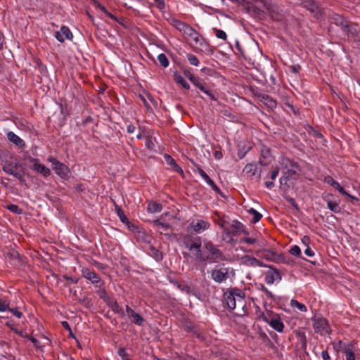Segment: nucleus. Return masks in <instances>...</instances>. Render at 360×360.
Returning <instances> with one entry per match:
<instances>
[{
	"label": "nucleus",
	"instance_id": "f257e3e1",
	"mask_svg": "<svg viewBox=\"0 0 360 360\" xmlns=\"http://www.w3.org/2000/svg\"><path fill=\"white\" fill-rule=\"evenodd\" d=\"M169 23L176 28L179 32L189 36L196 44H199L202 48L201 51L205 52L210 51V48L201 35L189 25L175 18H171L168 20Z\"/></svg>",
	"mask_w": 360,
	"mask_h": 360
},
{
	"label": "nucleus",
	"instance_id": "f03ea898",
	"mask_svg": "<svg viewBox=\"0 0 360 360\" xmlns=\"http://www.w3.org/2000/svg\"><path fill=\"white\" fill-rule=\"evenodd\" d=\"M245 292L238 288H232L225 294V300L229 309H237L238 313H244L246 307Z\"/></svg>",
	"mask_w": 360,
	"mask_h": 360
},
{
	"label": "nucleus",
	"instance_id": "7ed1b4c3",
	"mask_svg": "<svg viewBox=\"0 0 360 360\" xmlns=\"http://www.w3.org/2000/svg\"><path fill=\"white\" fill-rule=\"evenodd\" d=\"M185 245L195 259L199 262L207 261V257H205L201 250L202 241L200 237L193 238L191 241L185 243Z\"/></svg>",
	"mask_w": 360,
	"mask_h": 360
},
{
	"label": "nucleus",
	"instance_id": "20e7f679",
	"mask_svg": "<svg viewBox=\"0 0 360 360\" xmlns=\"http://www.w3.org/2000/svg\"><path fill=\"white\" fill-rule=\"evenodd\" d=\"M48 161L51 163L53 170L60 178L67 179L70 177V171L65 164L59 162L53 157H49Z\"/></svg>",
	"mask_w": 360,
	"mask_h": 360
},
{
	"label": "nucleus",
	"instance_id": "39448f33",
	"mask_svg": "<svg viewBox=\"0 0 360 360\" xmlns=\"http://www.w3.org/2000/svg\"><path fill=\"white\" fill-rule=\"evenodd\" d=\"M263 321L269 324L273 329L278 333H282L284 330V324L281 317L275 314H262L261 316Z\"/></svg>",
	"mask_w": 360,
	"mask_h": 360
},
{
	"label": "nucleus",
	"instance_id": "423d86ee",
	"mask_svg": "<svg viewBox=\"0 0 360 360\" xmlns=\"http://www.w3.org/2000/svg\"><path fill=\"white\" fill-rule=\"evenodd\" d=\"M204 247L210 252V255H205V257H207V261L216 262L224 259L222 252L212 243L207 240L204 241Z\"/></svg>",
	"mask_w": 360,
	"mask_h": 360
},
{
	"label": "nucleus",
	"instance_id": "0eeeda50",
	"mask_svg": "<svg viewBox=\"0 0 360 360\" xmlns=\"http://www.w3.org/2000/svg\"><path fill=\"white\" fill-rule=\"evenodd\" d=\"M312 326L315 333L321 335L329 334L330 328L327 320L323 317H314L312 319Z\"/></svg>",
	"mask_w": 360,
	"mask_h": 360
},
{
	"label": "nucleus",
	"instance_id": "6e6552de",
	"mask_svg": "<svg viewBox=\"0 0 360 360\" xmlns=\"http://www.w3.org/2000/svg\"><path fill=\"white\" fill-rule=\"evenodd\" d=\"M210 223L205 219H195L193 220L188 228L195 233H201L210 227Z\"/></svg>",
	"mask_w": 360,
	"mask_h": 360
},
{
	"label": "nucleus",
	"instance_id": "1a4fd4ad",
	"mask_svg": "<svg viewBox=\"0 0 360 360\" xmlns=\"http://www.w3.org/2000/svg\"><path fill=\"white\" fill-rule=\"evenodd\" d=\"M229 269L226 267L215 268L211 271V277L217 283H222L228 278Z\"/></svg>",
	"mask_w": 360,
	"mask_h": 360
},
{
	"label": "nucleus",
	"instance_id": "9d476101",
	"mask_svg": "<svg viewBox=\"0 0 360 360\" xmlns=\"http://www.w3.org/2000/svg\"><path fill=\"white\" fill-rule=\"evenodd\" d=\"M324 182L334 187L336 190H338L342 195L345 197L349 198L353 200H358V198L355 196H353L349 194L347 191H345L342 186L340 184L333 179V178L329 175L324 177Z\"/></svg>",
	"mask_w": 360,
	"mask_h": 360
},
{
	"label": "nucleus",
	"instance_id": "9b49d317",
	"mask_svg": "<svg viewBox=\"0 0 360 360\" xmlns=\"http://www.w3.org/2000/svg\"><path fill=\"white\" fill-rule=\"evenodd\" d=\"M82 273L83 276L90 281L95 286L102 284L104 282L94 271L89 268H83Z\"/></svg>",
	"mask_w": 360,
	"mask_h": 360
},
{
	"label": "nucleus",
	"instance_id": "f8f14e48",
	"mask_svg": "<svg viewBox=\"0 0 360 360\" xmlns=\"http://www.w3.org/2000/svg\"><path fill=\"white\" fill-rule=\"evenodd\" d=\"M30 162L33 164L32 169L34 172L42 174L45 177L51 174V170L45 165L41 164L39 159L32 158Z\"/></svg>",
	"mask_w": 360,
	"mask_h": 360
},
{
	"label": "nucleus",
	"instance_id": "ddd939ff",
	"mask_svg": "<svg viewBox=\"0 0 360 360\" xmlns=\"http://www.w3.org/2000/svg\"><path fill=\"white\" fill-rule=\"evenodd\" d=\"M55 37L58 41L60 42H63L67 39H72V34L68 27L62 26L60 30L56 32Z\"/></svg>",
	"mask_w": 360,
	"mask_h": 360
},
{
	"label": "nucleus",
	"instance_id": "4468645a",
	"mask_svg": "<svg viewBox=\"0 0 360 360\" xmlns=\"http://www.w3.org/2000/svg\"><path fill=\"white\" fill-rule=\"evenodd\" d=\"M221 227L223 229L222 240L227 243H231L234 240V237L238 236V233L235 230L225 227L223 224L221 225Z\"/></svg>",
	"mask_w": 360,
	"mask_h": 360
},
{
	"label": "nucleus",
	"instance_id": "2eb2a0df",
	"mask_svg": "<svg viewBox=\"0 0 360 360\" xmlns=\"http://www.w3.org/2000/svg\"><path fill=\"white\" fill-rule=\"evenodd\" d=\"M281 280V274L276 269L269 270L265 274L264 281L269 285H271L275 281H280Z\"/></svg>",
	"mask_w": 360,
	"mask_h": 360
},
{
	"label": "nucleus",
	"instance_id": "dca6fc26",
	"mask_svg": "<svg viewBox=\"0 0 360 360\" xmlns=\"http://www.w3.org/2000/svg\"><path fill=\"white\" fill-rule=\"evenodd\" d=\"M126 313L127 316L133 319V323L139 326L143 323V319L137 313H136L129 306H126Z\"/></svg>",
	"mask_w": 360,
	"mask_h": 360
},
{
	"label": "nucleus",
	"instance_id": "f3484780",
	"mask_svg": "<svg viewBox=\"0 0 360 360\" xmlns=\"http://www.w3.org/2000/svg\"><path fill=\"white\" fill-rule=\"evenodd\" d=\"M241 262L243 264L248 266H264L262 262L259 259L252 257L249 255H245L241 258Z\"/></svg>",
	"mask_w": 360,
	"mask_h": 360
},
{
	"label": "nucleus",
	"instance_id": "a211bd4d",
	"mask_svg": "<svg viewBox=\"0 0 360 360\" xmlns=\"http://www.w3.org/2000/svg\"><path fill=\"white\" fill-rule=\"evenodd\" d=\"M3 170L6 174L13 175L17 179H19L20 181L22 180V176L21 174L17 171V169L15 166L11 165V164L5 165L3 166Z\"/></svg>",
	"mask_w": 360,
	"mask_h": 360
},
{
	"label": "nucleus",
	"instance_id": "6ab92c4d",
	"mask_svg": "<svg viewBox=\"0 0 360 360\" xmlns=\"http://www.w3.org/2000/svg\"><path fill=\"white\" fill-rule=\"evenodd\" d=\"M334 22L341 27V29L347 32L349 31V22L345 20L341 15L335 14L333 17Z\"/></svg>",
	"mask_w": 360,
	"mask_h": 360
},
{
	"label": "nucleus",
	"instance_id": "aec40b11",
	"mask_svg": "<svg viewBox=\"0 0 360 360\" xmlns=\"http://www.w3.org/2000/svg\"><path fill=\"white\" fill-rule=\"evenodd\" d=\"M7 138L11 142L17 146L22 147L25 146L24 141L13 131L7 133Z\"/></svg>",
	"mask_w": 360,
	"mask_h": 360
},
{
	"label": "nucleus",
	"instance_id": "412c9836",
	"mask_svg": "<svg viewBox=\"0 0 360 360\" xmlns=\"http://www.w3.org/2000/svg\"><path fill=\"white\" fill-rule=\"evenodd\" d=\"M164 158L166 162L172 167L174 172H178L179 174L183 173L182 169L176 164V161L172 158V156H170L168 154H165L164 155Z\"/></svg>",
	"mask_w": 360,
	"mask_h": 360
},
{
	"label": "nucleus",
	"instance_id": "4be33fe9",
	"mask_svg": "<svg viewBox=\"0 0 360 360\" xmlns=\"http://www.w3.org/2000/svg\"><path fill=\"white\" fill-rule=\"evenodd\" d=\"M264 256L266 259L273 261L274 262H279L283 260L282 255H278L269 250L264 252Z\"/></svg>",
	"mask_w": 360,
	"mask_h": 360
},
{
	"label": "nucleus",
	"instance_id": "5701e85b",
	"mask_svg": "<svg viewBox=\"0 0 360 360\" xmlns=\"http://www.w3.org/2000/svg\"><path fill=\"white\" fill-rule=\"evenodd\" d=\"M162 210V206L161 204L158 203L154 201H151L148 203L147 210L150 213H156L160 212Z\"/></svg>",
	"mask_w": 360,
	"mask_h": 360
},
{
	"label": "nucleus",
	"instance_id": "b1692460",
	"mask_svg": "<svg viewBox=\"0 0 360 360\" xmlns=\"http://www.w3.org/2000/svg\"><path fill=\"white\" fill-rule=\"evenodd\" d=\"M174 79L177 83L181 85L185 89H189L190 86L184 77L177 72L174 74Z\"/></svg>",
	"mask_w": 360,
	"mask_h": 360
},
{
	"label": "nucleus",
	"instance_id": "393cba45",
	"mask_svg": "<svg viewBox=\"0 0 360 360\" xmlns=\"http://www.w3.org/2000/svg\"><path fill=\"white\" fill-rule=\"evenodd\" d=\"M343 353L345 355L346 360H356L355 354L351 345L345 346Z\"/></svg>",
	"mask_w": 360,
	"mask_h": 360
},
{
	"label": "nucleus",
	"instance_id": "a878e982",
	"mask_svg": "<svg viewBox=\"0 0 360 360\" xmlns=\"http://www.w3.org/2000/svg\"><path fill=\"white\" fill-rule=\"evenodd\" d=\"M326 200L327 201V207L330 211L335 213H339L340 212L341 209L339 205V202L332 201L330 200Z\"/></svg>",
	"mask_w": 360,
	"mask_h": 360
},
{
	"label": "nucleus",
	"instance_id": "bb28decb",
	"mask_svg": "<svg viewBox=\"0 0 360 360\" xmlns=\"http://www.w3.org/2000/svg\"><path fill=\"white\" fill-rule=\"evenodd\" d=\"M243 172L250 176H254L257 172V167L254 164H248L245 166Z\"/></svg>",
	"mask_w": 360,
	"mask_h": 360
},
{
	"label": "nucleus",
	"instance_id": "cd10ccee",
	"mask_svg": "<svg viewBox=\"0 0 360 360\" xmlns=\"http://www.w3.org/2000/svg\"><path fill=\"white\" fill-rule=\"evenodd\" d=\"M98 290H96L97 294L99 295L100 298L103 300H107L108 298L107 292L105 289V283L103 282L102 284L96 285Z\"/></svg>",
	"mask_w": 360,
	"mask_h": 360
},
{
	"label": "nucleus",
	"instance_id": "c85d7f7f",
	"mask_svg": "<svg viewBox=\"0 0 360 360\" xmlns=\"http://www.w3.org/2000/svg\"><path fill=\"white\" fill-rule=\"evenodd\" d=\"M97 7H98V8H99L102 12H103L106 15H108V17H110L111 19H112V20H116V21H117V22H119L120 24H121V25H124L123 22H122L121 20H118V18H117L115 15H114L113 14H112V13H109L103 6H102L101 4H98H98H97Z\"/></svg>",
	"mask_w": 360,
	"mask_h": 360
},
{
	"label": "nucleus",
	"instance_id": "c756f323",
	"mask_svg": "<svg viewBox=\"0 0 360 360\" xmlns=\"http://www.w3.org/2000/svg\"><path fill=\"white\" fill-rule=\"evenodd\" d=\"M153 224L158 227L160 231H167L170 227L168 223L161 221L160 219L154 220Z\"/></svg>",
	"mask_w": 360,
	"mask_h": 360
},
{
	"label": "nucleus",
	"instance_id": "7c9ffc66",
	"mask_svg": "<svg viewBox=\"0 0 360 360\" xmlns=\"http://www.w3.org/2000/svg\"><path fill=\"white\" fill-rule=\"evenodd\" d=\"M290 306L292 308L298 309L300 311L302 312H305L307 310V307L304 304L299 302L296 300L292 299L290 300Z\"/></svg>",
	"mask_w": 360,
	"mask_h": 360
},
{
	"label": "nucleus",
	"instance_id": "2f4dec72",
	"mask_svg": "<svg viewBox=\"0 0 360 360\" xmlns=\"http://www.w3.org/2000/svg\"><path fill=\"white\" fill-rule=\"evenodd\" d=\"M302 4L304 5L307 10L310 11L311 13L316 12L317 10V6L316 4L311 0H304Z\"/></svg>",
	"mask_w": 360,
	"mask_h": 360
},
{
	"label": "nucleus",
	"instance_id": "473e14b6",
	"mask_svg": "<svg viewBox=\"0 0 360 360\" xmlns=\"http://www.w3.org/2000/svg\"><path fill=\"white\" fill-rule=\"evenodd\" d=\"M158 60L163 68H167L169 65V60L165 53L159 54Z\"/></svg>",
	"mask_w": 360,
	"mask_h": 360
},
{
	"label": "nucleus",
	"instance_id": "72a5a7b5",
	"mask_svg": "<svg viewBox=\"0 0 360 360\" xmlns=\"http://www.w3.org/2000/svg\"><path fill=\"white\" fill-rule=\"evenodd\" d=\"M210 187L217 194L220 195L221 197H224V194L221 193L219 188L215 184V183L210 178H209L205 181Z\"/></svg>",
	"mask_w": 360,
	"mask_h": 360
},
{
	"label": "nucleus",
	"instance_id": "f704fd0d",
	"mask_svg": "<svg viewBox=\"0 0 360 360\" xmlns=\"http://www.w3.org/2000/svg\"><path fill=\"white\" fill-rule=\"evenodd\" d=\"M210 187L217 194L220 195L221 197H224V194L221 193L219 188L215 184V183L210 178H209L205 181Z\"/></svg>",
	"mask_w": 360,
	"mask_h": 360
},
{
	"label": "nucleus",
	"instance_id": "c9c22d12",
	"mask_svg": "<svg viewBox=\"0 0 360 360\" xmlns=\"http://www.w3.org/2000/svg\"><path fill=\"white\" fill-rule=\"evenodd\" d=\"M231 229L235 230L238 233L242 232L248 234V232L243 229V224L239 221H233V224L231 225Z\"/></svg>",
	"mask_w": 360,
	"mask_h": 360
},
{
	"label": "nucleus",
	"instance_id": "e433bc0d",
	"mask_svg": "<svg viewBox=\"0 0 360 360\" xmlns=\"http://www.w3.org/2000/svg\"><path fill=\"white\" fill-rule=\"evenodd\" d=\"M248 212L253 217V218L252 219V221L253 223L258 222L261 219V218L262 217V214L259 212H257V210H255L253 208H250Z\"/></svg>",
	"mask_w": 360,
	"mask_h": 360
},
{
	"label": "nucleus",
	"instance_id": "4c0bfd02",
	"mask_svg": "<svg viewBox=\"0 0 360 360\" xmlns=\"http://www.w3.org/2000/svg\"><path fill=\"white\" fill-rule=\"evenodd\" d=\"M176 287L181 292H185L186 294H189L191 292V287L185 283H176Z\"/></svg>",
	"mask_w": 360,
	"mask_h": 360
},
{
	"label": "nucleus",
	"instance_id": "58836bf2",
	"mask_svg": "<svg viewBox=\"0 0 360 360\" xmlns=\"http://www.w3.org/2000/svg\"><path fill=\"white\" fill-rule=\"evenodd\" d=\"M193 84L197 86L201 91H205V88L208 86L207 84L201 79L198 78Z\"/></svg>",
	"mask_w": 360,
	"mask_h": 360
},
{
	"label": "nucleus",
	"instance_id": "ea45409f",
	"mask_svg": "<svg viewBox=\"0 0 360 360\" xmlns=\"http://www.w3.org/2000/svg\"><path fill=\"white\" fill-rule=\"evenodd\" d=\"M118 355L121 357L122 360H131L129 359V355L127 352L124 348H119L117 351Z\"/></svg>",
	"mask_w": 360,
	"mask_h": 360
},
{
	"label": "nucleus",
	"instance_id": "a19ab883",
	"mask_svg": "<svg viewBox=\"0 0 360 360\" xmlns=\"http://www.w3.org/2000/svg\"><path fill=\"white\" fill-rule=\"evenodd\" d=\"M213 31H214V32L215 34V36L217 38L223 39V40H226V39L227 36H226V32L224 31H223L221 30H218V29H216V28H214Z\"/></svg>",
	"mask_w": 360,
	"mask_h": 360
},
{
	"label": "nucleus",
	"instance_id": "79ce46f5",
	"mask_svg": "<svg viewBox=\"0 0 360 360\" xmlns=\"http://www.w3.org/2000/svg\"><path fill=\"white\" fill-rule=\"evenodd\" d=\"M6 208H7V210H8L9 211H11L13 213H15V214H21L22 213L21 209H20L18 207V206L15 204L8 205L6 206Z\"/></svg>",
	"mask_w": 360,
	"mask_h": 360
},
{
	"label": "nucleus",
	"instance_id": "37998d69",
	"mask_svg": "<svg viewBox=\"0 0 360 360\" xmlns=\"http://www.w3.org/2000/svg\"><path fill=\"white\" fill-rule=\"evenodd\" d=\"M187 59L189 61L190 64L194 66H198L199 65V60L198 58L193 54H188L187 56Z\"/></svg>",
	"mask_w": 360,
	"mask_h": 360
},
{
	"label": "nucleus",
	"instance_id": "c03bdc74",
	"mask_svg": "<svg viewBox=\"0 0 360 360\" xmlns=\"http://www.w3.org/2000/svg\"><path fill=\"white\" fill-rule=\"evenodd\" d=\"M290 253L292 255H294V256H296V257H300L301 256V250L299 246L297 245H293L292 247H291V248L290 249Z\"/></svg>",
	"mask_w": 360,
	"mask_h": 360
},
{
	"label": "nucleus",
	"instance_id": "a18cd8bd",
	"mask_svg": "<svg viewBox=\"0 0 360 360\" xmlns=\"http://www.w3.org/2000/svg\"><path fill=\"white\" fill-rule=\"evenodd\" d=\"M257 242V239L254 237H244L240 239V243H248V244H255Z\"/></svg>",
	"mask_w": 360,
	"mask_h": 360
},
{
	"label": "nucleus",
	"instance_id": "49530a36",
	"mask_svg": "<svg viewBox=\"0 0 360 360\" xmlns=\"http://www.w3.org/2000/svg\"><path fill=\"white\" fill-rule=\"evenodd\" d=\"M8 256L10 259L13 260H17L18 262H20V254L15 250H12L8 253Z\"/></svg>",
	"mask_w": 360,
	"mask_h": 360
},
{
	"label": "nucleus",
	"instance_id": "de8ad7c7",
	"mask_svg": "<svg viewBox=\"0 0 360 360\" xmlns=\"http://www.w3.org/2000/svg\"><path fill=\"white\" fill-rule=\"evenodd\" d=\"M154 2L155 6L161 11H162L166 7L165 0H154Z\"/></svg>",
	"mask_w": 360,
	"mask_h": 360
},
{
	"label": "nucleus",
	"instance_id": "09e8293b",
	"mask_svg": "<svg viewBox=\"0 0 360 360\" xmlns=\"http://www.w3.org/2000/svg\"><path fill=\"white\" fill-rule=\"evenodd\" d=\"M184 75L193 84L198 79L194 77V75L191 73V72L188 70H185L184 71Z\"/></svg>",
	"mask_w": 360,
	"mask_h": 360
},
{
	"label": "nucleus",
	"instance_id": "8fccbe9b",
	"mask_svg": "<svg viewBox=\"0 0 360 360\" xmlns=\"http://www.w3.org/2000/svg\"><path fill=\"white\" fill-rule=\"evenodd\" d=\"M279 173V168L276 167L271 173L270 178L271 181H274L277 177L278 174Z\"/></svg>",
	"mask_w": 360,
	"mask_h": 360
},
{
	"label": "nucleus",
	"instance_id": "3c124183",
	"mask_svg": "<svg viewBox=\"0 0 360 360\" xmlns=\"http://www.w3.org/2000/svg\"><path fill=\"white\" fill-rule=\"evenodd\" d=\"M202 92L207 95L211 100H216V98L214 97L212 92L210 90L208 86L205 88V90L202 91Z\"/></svg>",
	"mask_w": 360,
	"mask_h": 360
},
{
	"label": "nucleus",
	"instance_id": "603ef678",
	"mask_svg": "<svg viewBox=\"0 0 360 360\" xmlns=\"http://www.w3.org/2000/svg\"><path fill=\"white\" fill-rule=\"evenodd\" d=\"M262 290L266 294V295L271 299H274V295L273 293L269 291L266 287L262 286Z\"/></svg>",
	"mask_w": 360,
	"mask_h": 360
},
{
	"label": "nucleus",
	"instance_id": "864d4df0",
	"mask_svg": "<svg viewBox=\"0 0 360 360\" xmlns=\"http://www.w3.org/2000/svg\"><path fill=\"white\" fill-rule=\"evenodd\" d=\"M8 309V304L0 299V311H6Z\"/></svg>",
	"mask_w": 360,
	"mask_h": 360
},
{
	"label": "nucleus",
	"instance_id": "5fc2aeb1",
	"mask_svg": "<svg viewBox=\"0 0 360 360\" xmlns=\"http://www.w3.org/2000/svg\"><path fill=\"white\" fill-rule=\"evenodd\" d=\"M304 254L308 257H313L314 255V251L309 248V246L307 247V248L304 250Z\"/></svg>",
	"mask_w": 360,
	"mask_h": 360
},
{
	"label": "nucleus",
	"instance_id": "6e6d98bb",
	"mask_svg": "<svg viewBox=\"0 0 360 360\" xmlns=\"http://www.w3.org/2000/svg\"><path fill=\"white\" fill-rule=\"evenodd\" d=\"M10 311L11 313L18 318H20L22 316V313L19 311L17 309H11Z\"/></svg>",
	"mask_w": 360,
	"mask_h": 360
},
{
	"label": "nucleus",
	"instance_id": "4d7b16f0",
	"mask_svg": "<svg viewBox=\"0 0 360 360\" xmlns=\"http://www.w3.org/2000/svg\"><path fill=\"white\" fill-rule=\"evenodd\" d=\"M152 250L154 252V257H155V259L159 260V259H162V255L158 250H157L154 248H152Z\"/></svg>",
	"mask_w": 360,
	"mask_h": 360
},
{
	"label": "nucleus",
	"instance_id": "13d9d810",
	"mask_svg": "<svg viewBox=\"0 0 360 360\" xmlns=\"http://www.w3.org/2000/svg\"><path fill=\"white\" fill-rule=\"evenodd\" d=\"M321 357L323 360H330V357L329 356L328 352L327 350H324L321 352Z\"/></svg>",
	"mask_w": 360,
	"mask_h": 360
},
{
	"label": "nucleus",
	"instance_id": "bf43d9fd",
	"mask_svg": "<svg viewBox=\"0 0 360 360\" xmlns=\"http://www.w3.org/2000/svg\"><path fill=\"white\" fill-rule=\"evenodd\" d=\"M310 242V239L308 236H304L302 238V243L305 245L306 247L309 246V243Z\"/></svg>",
	"mask_w": 360,
	"mask_h": 360
},
{
	"label": "nucleus",
	"instance_id": "052dcab7",
	"mask_svg": "<svg viewBox=\"0 0 360 360\" xmlns=\"http://www.w3.org/2000/svg\"><path fill=\"white\" fill-rule=\"evenodd\" d=\"M135 130H136V127L133 124H129L127 127V131L129 134H133L135 131Z\"/></svg>",
	"mask_w": 360,
	"mask_h": 360
},
{
	"label": "nucleus",
	"instance_id": "680f3d73",
	"mask_svg": "<svg viewBox=\"0 0 360 360\" xmlns=\"http://www.w3.org/2000/svg\"><path fill=\"white\" fill-rule=\"evenodd\" d=\"M265 186L267 188L271 189L274 186V181H266L265 182Z\"/></svg>",
	"mask_w": 360,
	"mask_h": 360
},
{
	"label": "nucleus",
	"instance_id": "e2e57ef3",
	"mask_svg": "<svg viewBox=\"0 0 360 360\" xmlns=\"http://www.w3.org/2000/svg\"><path fill=\"white\" fill-rule=\"evenodd\" d=\"M280 181V184L281 185L283 184H287V181H288V177L287 176H283L280 178L279 179Z\"/></svg>",
	"mask_w": 360,
	"mask_h": 360
},
{
	"label": "nucleus",
	"instance_id": "0e129e2a",
	"mask_svg": "<svg viewBox=\"0 0 360 360\" xmlns=\"http://www.w3.org/2000/svg\"><path fill=\"white\" fill-rule=\"evenodd\" d=\"M194 172L198 173L200 176H202V174H203L205 172L200 167H197L194 169Z\"/></svg>",
	"mask_w": 360,
	"mask_h": 360
},
{
	"label": "nucleus",
	"instance_id": "69168bd1",
	"mask_svg": "<svg viewBox=\"0 0 360 360\" xmlns=\"http://www.w3.org/2000/svg\"><path fill=\"white\" fill-rule=\"evenodd\" d=\"M62 325L66 330L71 331V328L67 321H63Z\"/></svg>",
	"mask_w": 360,
	"mask_h": 360
},
{
	"label": "nucleus",
	"instance_id": "338daca9",
	"mask_svg": "<svg viewBox=\"0 0 360 360\" xmlns=\"http://www.w3.org/2000/svg\"><path fill=\"white\" fill-rule=\"evenodd\" d=\"M202 177V179L206 181L209 178L210 176L205 173L204 172L203 174H202V176H200Z\"/></svg>",
	"mask_w": 360,
	"mask_h": 360
},
{
	"label": "nucleus",
	"instance_id": "774afa93",
	"mask_svg": "<svg viewBox=\"0 0 360 360\" xmlns=\"http://www.w3.org/2000/svg\"><path fill=\"white\" fill-rule=\"evenodd\" d=\"M221 157H222L221 153L219 152V151H216V153H215V158L217 159H220Z\"/></svg>",
	"mask_w": 360,
	"mask_h": 360
}]
</instances>
